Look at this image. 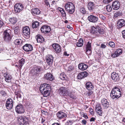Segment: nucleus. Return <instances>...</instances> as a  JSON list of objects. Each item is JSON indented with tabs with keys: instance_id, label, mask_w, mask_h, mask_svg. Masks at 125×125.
<instances>
[{
	"instance_id": "nucleus-1",
	"label": "nucleus",
	"mask_w": 125,
	"mask_h": 125,
	"mask_svg": "<svg viewBox=\"0 0 125 125\" xmlns=\"http://www.w3.org/2000/svg\"><path fill=\"white\" fill-rule=\"evenodd\" d=\"M39 89L43 96L47 97L49 94L51 88L49 84L45 83L40 85Z\"/></svg>"
},
{
	"instance_id": "nucleus-2",
	"label": "nucleus",
	"mask_w": 125,
	"mask_h": 125,
	"mask_svg": "<svg viewBox=\"0 0 125 125\" xmlns=\"http://www.w3.org/2000/svg\"><path fill=\"white\" fill-rule=\"evenodd\" d=\"M91 32L94 34L98 35H103L106 32L105 29L98 25L95 27L93 26L91 29Z\"/></svg>"
},
{
	"instance_id": "nucleus-3",
	"label": "nucleus",
	"mask_w": 125,
	"mask_h": 125,
	"mask_svg": "<svg viewBox=\"0 0 125 125\" xmlns=\"http://www.w3.org/2000/svg\"><path fill=\"white\" fill-rule=\"evenodd\" d=\"M121 92L119 88L117 87L113 88L111 91L110 96L113 99H117L121 96Z\"/></svg>"
},
{
	"instance_id": "nucleus-4",
	"label": "nucleus",
	"mask_w": 125,
	"mask_h": 125,
	"mask_svg": "<svg viewBox=\"0 0 125 125\" xmlns=\"http://www.w3.org/2000/svg\"><path fill=\"white\" fill-rule=\"evenodd\" d=\"M65 10L70 14H73L75 11V6L73 3L68 2L65 6Z\"/></svg>"
},
{
	"instance_id": "nucleus-5",
	"label": "nucleus",
	"mask_w": 125,
	"mask_h": 125,
	"mask_svg": "<svg viewBox=\"0 0 125 125\" xmlns=\"http://www.w3.org/2000/svg\"><path fill=\"white\" fill-rule=\"evenodd\" d=\"M11 31L10 30H6L4 32L3 39L6 42H9L11 40L12 36L11 35Z\"/></svg>"
},
{
	"instance_id": "nucleus-6",
	"label": "nucleus",
	"mask_w": 125,
	"mask_h": 125,
	"mask_svg": "<svg viewBox=\"0 0 125 125\" xmlns=\"http://www.w3.org/2000/svg\"><path fill=\"white\" fill-rule=\"evenodd\" d=\"M22 34L25 38L27 39L29 38L30 36V30L29 27L26 26L23 29Z\"/></svg>"
},
{
	"instance_id": "nucleus-7",
	"label": "nucleus",
	"mask_w": 125,
	"mask_h": 125,
	"mask_svg": "<svg viewBox=\"0 0 125 125\" xmlns=\"http://www.w3.org/2000/svg\"><path fill=\"white\" fill-rule=\"evenodd\" d=\"M24 9V7L22 4L17 3L14 6V11L16 13H18Z\"/></svg>"
},
{
	"instance_id": "nucleus-8",
	"label": "nucleus",
	"mask_w": 125,
	"mask_h": 125,
	"mask_svg": "<svg viewBox=\"0 0 125 125\" xmlns=\"http://www.w3.org/2000/svg\"><path fill=\"white\" fill-rule=\"evenodd\" d=\"M69 89H67L65 87H61L58 90L59 94L60 95L63 96H67Z\"/></svg>"
},
{
	"instance_id": "nucleus-9",
	"label": "nucleus",
	"mask_w": 125,
	"mask_h": 125,
	"mask_svg": "<svg viewBox=\"0 0 125 125\" xmlns=\"http://www.w3.org/2000/svg\"><path fill=\"white\" fill-rule=\"evenodd\" d=\"M53 48L54 49V52L57 53L61 52L62 50L61 47L60 45L58 44L54 43L52 44Z\"/></svg>"
},
{
	"instance_id": "nucleus-10",
	"label": "nucleus",
	"mask_w": 125,
	"mask_h": 125,
	"mask_svg": "<svg viewBox=\"0 0 125 125\" xmlns=\"http://www.w3.org/2000/svg\"><path fill=\"white\" fill-rule=\"evenodd\" d=\"M13 104L12 100L10 98H8L5 104L6 108L8 110L11 109L13 107Z\"/></svg>"
},
{
	"instance_id": "nucleus-11",
	"label": "nucleus",
	"mask_w": 125,
	"mask_h": 125,
	"mask_svg": "<svg viewBox=\"0 0 125 125\" xmlns=\"http://www.w3.org/2000/svg\"><path fill=\"white\" fill-rule=\"evenodd\" d=\"M123 50L122 49H117L114 53L111 54V56L112 57L114 58L117 57L121 54Z\"/></svg>"
},
{
	"instance_id": "nucleus-12",
	"label": "nucleus",
	"mask_w": 125,
	"mask_h": 125,
	"mask_svg": "<svg viewBox=\"0 0 125 125\" xmlns=\"http://www.w3.org/2000/svg\"><path fill=\"white\" fill-rule=\"evenodd\" d=\"M15 110L16 112L18 114H22L25 112V109L24 107L21 104L17 105L15 108Z\"/></svg>"
},
{
	"instance_id": "nucleus-13",
	"label": "nucleus",
	"mask_w": 125,
	"mask_h": 125,
	"mask_svg": "<svg viewBox=\"0 0 125 125\" xmlns=\"http://www.w3.org/2000/svg\"><path fill=\"white\" fill-rule=\"evenodd\" d=\"M117 22L116 27L118 29H119L125 26V21L123 19L119 20Z\"/></svg>"
},
{
	"instance_id": "nucleus-14",
	"label": "nucleus",
	"mask_w": 125,
	"mask_h": 125,
	"mask_svg": "<svg viewBox=\"0 0 125 125\" xmlns=\"http://www.w3.org/2000/svg\"><path fill=\"white\" fill-rule=\"evenodd\" d=\"M41 30L42 32L45 33L49 32L51 31V28L49 26L44 25L41 27Z\"/></svg>"
},
{
	"instance_id": "nucleus-15",
	"label": "nucleus",
	"mask_w": 125,
	"mask_h": 125,
	"mask_svg": "<svg viewBox=\"0 0 125 125\" xmlns=\"http://www.w3.org/2000/svg\"><path fill=\"white\" fill-rule=\"evenodd\" d=\"M46 62L48 65L51 66L53 61V57L52 55L48 54L46 56Z\"/></svg>"
},
{
	"instance_id": "nucleus-16",
	"label": "nucleus",
	"mask_w": 125,
	"mask_h": 125,
	"mask_svg": "<svg viewBox=\"0 0 125 125\" xmlns=\"http://www.w3.org/2000/svg\"><path fill=\"white\" fill-rule=\"evenodd\" d=\"M42 70V69L41 67L35 66L33 67L32 72H33V73H34V75H37L38 74L40 73Z\"/></svg>"
},
{
	"instance_id": "nucleus-17",
	"label": "nucleus",
	"mask_w": 125,
	"mask_h": 125,
	"mask_svg": "<svg viewBox=\"0 0 125 125\" xmlns=\"http://www.w3.org/2000/svg\"><path fill=\"white\" fill-rule=\"evenodd\" d=\"M88 19L90 22L95 23L97 22L98 18L97 17L93 15H91L88 17Z\"/></svg>"
},
{
	"instance_id": "nucleus-18",
	"label": "nucleus",
	"mask_w": 125,
	"mask_h": 125,
	"mask_svg": "<svg viewBox=\"0 0 125 125\" xmlns=\"http://www.w3.org/2000/svg\"><path fill=\"white\" fill-rule=\"evenodd\" d=\"M22 49L25 51L29 52L33 50V47L31 44H26L23 46Z\"/></svg>"
},
{
	"instance_id": "nucleus-19",
	"label": "nucleus",
	"mask_w": 125,
	"mask_h": 125,
	"mask_svg": "<svg viewBox=\"0 0 125 125\" xmlns=\"http://www.w3.org/2000/svg\"><path fill=\"white\" fill-rule=\"evenodd\" d=\"M112 79L115 82L118 81L120 80V78L118 74L116 72L112 73L111 75Z\"/></svg>"
},
{
	"instance_id": "nucleus-20",
	"label": "nucleus",
	"mask_w": 125,
	"mask_h": 125,
	"mask_svg": "<svg viewBox=\"0 0 125 125\" xmlns=\"http://www.w3.org/2000/svg\"><path fill=\"white\" fill-rule=\"evenodd\" d=\"M88 73L86 71H84L79 73L77 76V78L81 79L87 77Z\"/></svg>"
},
{
	"instance_id": "nucleus-21",
	"label": "nucleus",
	"mask_w": 125,
	"mask_h": 125,
	"mask_svg": "<svg viewBox=\"0 0 125 125\" xmlns=\"http://www.w3.org/2000/svg\"><path fill=\"white\" fill-rule=\"evenodd\" d=\"M70 89H69V92L67 94L70 98L73 99H76L77 98L75 92L72 90L70 91Z\"/></svg>"
},
{
	"instance_id": "nucleus-22",
	"label": "nucleus",
	"mask_w": 125,
	"mask_h": 125,
	"mask_svg": "<svg viewBox=\"0 0 125 125\" xmlns=\"http://www.w3.org/2000/svg\"><path fill=\"white\" fill-rule=\"evenodd\" d=\"M112 7L114 10H117L120 7V3L118 1H115L112 3Z\"/></svg>"
},
{
	"instance_id": "nucleus-23",
	"label": "nucleus",
	"mask_w": 125,
	"mask_h": 125,
	"mask_svg": "<svg viewBox=\"0 0 125 125\" xmlns=\"http://www.w3.org/2000/svg\"><path fill=\"white\" fill-rule=\"evenodd\" d=\"M102 105L105 108H107L110 106L109 102L106 99L103 98L101 100Z\"/></svg>"
},
{
	"instance_id": "nucleus-24",
	"label": "nucleus",
	"mask_w": 125,
	"mask_h": 125,
	"mask_svg": "<svg viewBox=\"0 0 125 125\" xmlns=\"http://www.w3.org/2000/svg\"><path fill=\"white\" fill-rule=\"evenodd\" d=\"M5 81L9 83L11 81L12 79L11 76L7 72H6L4 74Z\"/></svg>"
},
{
	"instance_id": "nucleus-25",
	"label": "nucleus",
	"mask_w": 125,
	"mask_h": 125,
	"mask_svg": "<svg viewBox=\"0 0 125 125\" xmlns=\"http://www.w3.org/2000/svg\"><path fill=\"white\" fill-rule=\"evenodd\" d=\"M59 78L61 80L67 81L68 79L66 74L64 72H62L60 73L59 75Z\"/></svg>"
},
{
	"instance_id": "nucleus-26",
	"label": "nucleus",
	"mask_w": 125,
	"mask_h": 125,
	"mask_svg": "<svg viewBox=\"0 0 125 125\" xmlns=\"http://www.w3.org/2000/svg\"><path fill=\"white\" fill-rule=\"evenodd\" d=\"M95 108V111L96 113L100 116H102V111L101 107L99 105H97Z\"/></svg>"
},
{
	"instance_id": "nucleus-27",
	"label": "nucleus",
	"mask_w": 125,
	"mask_h": 125,
	"mask_svg": "<svg viewBox=\"0 0 125 125\" xmlns=\"http://www.w3.org/2000/svg\"><path fill=\"white\" fill-rule=\"evenodd\" d=\"M57 116L60 119L64 118L67 117L66 114L62 112H59L56 114Z\"/></svg>"
},
{
	"instance_id": "nucleus-28",
	"label": "nucleus",
	"mask_w": 125,
	"mask_h": 125,
	"mask_svg": "<svg viewBox=\"0 0 125 125\" xmlns=\"http://www.w3.org/2000/svg\"><path fill=\"white\" fill-rule=\"evenodd\" d=\"M85 87L88 90H92L94 88V86L91 82H88L85 84Z\"/></svg>"
},
{
	"instance_id": "nucleus-29",
	"label": "nucleus",
	"mask_w": 125,
	"mask_h": 125,
	"mask_svg": "<svg viewBox=\"0 0 125 125\" xmlns=\"http://www.w3.org/2000/svg\"><path fill=\"white\" fill-rule=\"evenodd\" d=\"M38 42L42 43L44 42V40L43 36L40 34H38L36 37Z\"/></svg>"
},
{
	"instance_id": "nucleus-30",
	"label": "nucleus",
	"mask_w": 125,
	"mask_h": 125,
	"mask_svg": "<svg viewBox=\"0 0 125 125\" xmlns=\"http://www.w3.org/2000/svg\"><path fill=\"white\" fill-rule=\"evenodd\" d=\"M95 5L93 2H89L88 5V10L90 11H93L95 8Z\"/></svg>"
},
{
	"instance_id": "nucleus-31",
	"label": "nucleus",
	"mask_w": 125,
	"mask_h": 125,
	"mask_svg": "<svg viewBox=\"0 0 125 125\" xmlns=\"http://www.w3.org/2000/svg\"><path fill=\"white\" fill-rule=\"evenodd\" d=\"M44 78L47 80L52 81L54 80V78L52 74L50 73H48L45 74Z\"/></svg>"
},
{
	"instance_id": "nucleus-32",
	"label": "nucleus",
	"mask_w": 125,
	"mask_h": 125,
	"mask_svg": "<svg viewBox=\"0 0 125 125\" xmlns=\"http://www.w3.org/2000/svg\"><path fill=\"white\" fill-rule=\"evenodd\" d=\"M88 66L86 64L83 63H80L78 65V68L79 69L82 70H84L88 68Z\"/></svg>"
},
{
	"instance_id": "nucleus-33",
	"label": "nucleus",
	"mask_w": 125,
	"mask_h": 125,
	"mask_svg": "<svg viewBox=\"0 0 125 125\" xmlns=\"http://www.w3.org/2000/svg\"><path fill=\"white\" fill-rule=\"evenodd\" d=\"M31 12L32 14L33 15L34 14L39 15L41 13V11L39 9L37 8L33 9L32 10Z\"/></svg>"
},
{
	"instance_id": "nucleus-34",
	"label": "nucleus",
	"mask_w": 125,
	"mask_h": 125,
	"mask_svg": "<svg viewBox=\"0 0 125 125\" xmlns=\"http://www.w3.org/2000/svg\"><path fill=\"white\" fill-rule=\"evenodd\" d=\"M58 9L62 14V17H65V19H66V14L64 9L60 7H58Z\"/></svg>"
},
{
	"instance_id": "nucleus-35",
	"label": "nucleus",
	"mask_w": 125,
	"mask_h": 125,
	"mask_svg": "<svg viewBox=\"0 0 125 125\" xmlns=\"http://www.w3.org/2000/svg\"><path fill=\"white\" fill-rule=\"evenodd\" d=\"M19 66L18 68L20 70H21L22 68V66L23 65L25 62V59L23 58H22L21 60H19Z\"/></svg>"
},
{
	"instance_id": "nucleus-36",
	"label": "nucleus",
	"mask_w": 125,
	"mask_h": 125,
	"mask_svg": "<svg viewBox=\"0 0 125 125\" xmlns=\"http://www.w3.org/2000/svg\"><path fill=\"white\" fill-rule=\"evenodd\" d=\"M39 25V23L37 21H34L31 24V27L33 29L36 28L38 27Z\"/></svg>"
},
{
	"instance_id": "nucleus-37",
	"label": "nucleus",
	"mask_w": 125,
	"mask_h": 125,
	"mask_svg": "<svg viewBox=\"0 0 125 125\" xmlns=\"http://www.w3.org/2000/svg\"><path fill=\"white\" fill-rule=\"evenodd\" d=\"M22 40L20 39H17L14 40V42L15 45H20L22 43Z\"/></svg>"
},
{
	"instance_id": "nucleus-38",
	"label": "nucleus",
	"mask_w": 125,
	"mask_h": 125,
	"mask_svg": "<svg viewBox=\"0 0 125 125\" xmlns=\"http://www.w3.org/2000/svg\"><path fill=\"white\" fill-rule=\"evenodd\" d=\"M83 43V39L82 38H80L78 41L76 45L78 47H82Z\"/></svg>"
},
{
	"instance_id": "nucleus-39",
	"label": "nucleus",
	"mask_w": 125,
	"mask_h": 125,
	"mask_svg": "<svg viewBox=\"0 0 125 125\" xmlns=\"http://www.w3.org/2000/svg\"><path fill=\"white\" fill-rule=\"evenodd\" d=\"M79 11L83 14H85L86 13V11L84 6H80L79 8Z\"/></svg>"
},
{
	"instance_id": "nucleus-40",
	"label": "nucleus",
	"mask_w": 125,
	"mask_h": 125,
	"mask_svg": "<svg viewBox=\"0 0 125 125\" xmlns=\"http://www.w3.org/2000/svg\"><path fill=\"white\" fill-rule=\"evenodd\" d=\"M97 15L99 16V17L101 19L102 21H104L106 20V15H104V16L102 14L99 13Z\"/></svg>"
},
{
	"instance_id": "nucleus-41",
	"label": "nucleus",
	"mask_w": 125,
	"mask_h": 125,
	"mask_svg": "<svg viewBox=\"0 0 125 125\" xmlns=\"http://www.w3.org/2000/svg\"><path fill=\"white\" fill-rule=\"evenodd\" d=\"M9 20L10 22L12 24H15L17 21V19L15 17L10 18Z\"/></svg>"
},
{
	"instance_id": "nucleus-42",
	"label": "nucleus",
	"mask_w": 125,
	"mask_h": 125,
	"mask_svg": "<svg viewBox=\"0 0 125 125\" xmlns=\"http://www.w3.org/2000/svg\"><path fill=\"white\" fill-rule=\"evenodd\" d=\"M24 117L23 116H20L19 118L18 123L19 125H23V121Z\"/></svg>"
},
{
	"instance_id": "nucleus-43",
	"label": "nucleus",
	"mask_w": 125,
	"mask_h": 125,
	"mask_svg": "<svg viewBox=\"0 0 125 125\" xmlns=\"http://www.w3.org/2000/svg\"><path fill=\"white\" fill-rule=\"evenodd\" d=\"M21 91L20 90L16 91L15 92V94L17 96L16 98H21Z\"/></svg>"
},
{
	"instance_id": "nucleus-44",
	"label": "nucleus",
	"mask_w": 125,
	"mask_h": 125,
	"mask_svg": "<svg viewBox=\"0 0 125 125\" xmlns=\"http://www.w3.org/2000/svg\"><path fill=\"white\" fill-rule=\"evenodd\" d=\"M86 49L92 50L91 43L88 42L86 45Z\"/></svg>"
},
{
	"instance_id": "nucleus-45",
	"label": "nucleus",
	"mask_w": 125,
	"mask_h": 125,
	"mask_svg": "<svg viewBox=\"0 0 125 125\" xmlns=\"http://www.w3.org/2000/svg\"><path fill=\"white\" fill-rule=\"evenodd\" d=\"M29 119L27 118L26 117H24L23 120V125H26L27 124H29Z\"/></svg>"
},
{
	"instance_id": "nucleus-46",
	"label": "nucleus",
	"mask_w": 125,
	"mask_h": 125,
	"mask_svg": "<svg viewBox=\"0 0 125 125\" xmlns=\"http://www.w3.org/2000/svg\"><path fill=\"white\" fill-rule=\"evenodd\" d=\"M14 33L15 34H18L19 32V27L17 26L15 27L14 29Z\"/></svg>"
},
{
	"instance_id": "nucleus-47",
	"label": "nucleus",
	"mask_w": 125,
	"mask_h": 125,
	"mask_svg": "<svg viewBox=\"0 0 125 125\" xmlns=\"http://www.w3.org/2000/svg\"><path fill=\"white\" fill-rule=\"evenodd\" d=\"M108 44L110 47L112 48H115V43L112 41L109 42Z\"/></svg>"
},
{
	"instance_id": "nucleus-48",
	"label": "nucleus",
	"mask_w": 125,
	"mask_h": 125,
	"mask_svg": "<svg viewBox=\"0 0 125 125\" xmlns=\"http://www.w3.org/2000/svg\"><path fill=\"white\" fill-rule=\"evenodd\" d=\"M106 8L107 11L108 12H111L112 10V8L111 6L108 5L106 6Z\"/></svg>"
},
{
	"instance_id": "nucleus-49",
	"label": "nucleus",
	"mask_w": 125,
	"mask_h": 125,
	"mask_svg": "<svg viewBox=\"0 0 125 125\" xmlns=\"http://www.w3.org/2000/svg\"><path fill=\"white\" fill-rule=\"evenodd\" d=\"M0 94L1 96H5L7 94V93L3 90L1 91L0 92Z\"/></svg>"
},
{
	"instance_id": "nucleus-50",
	"label": "nucleus",
	"mask_w": 125,
	"mask_h": 125,
	"mask_svg": "<svg viewBox=\"0 0 125 125\" xmlns=\"http://www.w3.org/2000/svg\"><path fill=\"white\" fill-rule=\"evenodd\" d=\"M93 93V92L92 90H89V91L86 92V95L88 96H90Z\"/></svg>"
},
{
	"instance_id": "nucleus-51",
	"label": "nucleus",
	"mask_w": 125,
	"mask_h": 125,
	"mask_svg": "<svg viewBox=\"0 0 125 125\" xmlns=\"http://www.w3.org/2000/svg\"><path fill=\"white\" fill-rule=\"evenodd\" d=\"M44 1L45 3V4L48 7H50V5L48 0H44Z\"/></svg>"
},
{
	"instance_id": "nucleus-52",
	"label": "nucleus",
	"mask_w": 125,
	"mask_h": 125,
	"mask_svg": "<svg viewBox=\"0 0 125 125\" xmlns=\"http://www.w3.org/2000/svg\"><path fill=\"white\" fill-rule=\"evenodd\" d=\"M113 0H103V3L105 4H108Z\"/></svg>"
},
{
	"instance_id": "nucleus-53",
	"label": "nucleus",
	"mask_w": 125,
	"mask_h": 125,
	"mask_svg": "<svg viewBox=\"0 0 125 125\" xmlns=\"http://www.w3.org/2000/svg\"><path fill=\"white\" fill-rule=\"evenodd\" d=\"M86 53L87 55H91L92 53V50L86 49Z\"/></svg>"
},
{
	"instance_id": "nucleus-54",
	"label": "nucleus",
	"mask_w": 125,
	"mask_h": 125,
	"mask_svg": "<svg viewBox=\"0 0 125 125\" xmlns=\"http://www.w3.org/2000/svg\"><path fill=\"white\" fill-rule=\"evenodd\" d=\"M120 12L118 11L115 13L114 14V17L115 18L119 16L120 15Z\"/></svg>"
},
{
	"instance_id": "nucleus-55",
	"label": "nucleus",
	"mask_w": 125,
	"mask_h": 125,
	"mask_svg": "<svg viewBox=\"0 0 125 125\" xmlns=\"http://www.w3.org/2000/svg\"><path fill=\"white\" fill-rule=\"evenodd\" d=\"M122 33L123 38L125 40V30H124L122 31Z\"/></svg>"
},
{
	"instance_id": "nucleus-56",
	"label": "nucleus",
	"mask_w": 125,
	"mask_h": 125,
	"mask_svg": "<svg viewBox=\"0 0 125 125\" xmlns=\"http://www.w3.org/2000/svg\"><path fill=\"white\" fill-rule=\"evenodd\" d=\"M71 122L70 120L68 121L65 123L66 125H71Z\"/></svg>"
},
{
	"instance_id": "nucleus-57",
	"label": "nucleus",
	"mask_w": 125,
	"mask_h": 125,
	"mask_svg": "<svg viewBox=\"0 0 125 125\" xmlns=\"http://www.w3.org/2000/svg\"><path fill=\"white\" fill-rule=\"evenodd\" d=\"M41 112L43 114L45 115H48V113L47 112H46L43 110H41Z\"/></svg>"
},
{
	"instance_id": "nucleus-58",
	"label": "nucleus",
	"mask_w": 125,
	"mask_h": 125,
	"mask_svg": "<svg viewBox=\"0 0 125 125\" xmlns=\"http://www.w3.org/2000/svg\"><path fill=\"white\" fill-rule=\"evenodd\" d=\"M45 120L43 118H42V120H41V123L43 124L44 125L45 123Z\"/></svg>"
},
{
	"instance_id": "nucleus-59",
	"label": "nucleus",
	"mask_w": 125,
	"mask_h": 125,
	"mask_svg": "<svg viewBox=\"0 0 125 125\" xmlns=\"http://www.w3.org/2000/svg\"><path fill=\"white\" fill-rule=\"evenodd\" d=\"M4 25V23L3 21L0 20V28L2 27Z\"/></svg>"
},
{
	"instance_id": "nucleus-60",
	"label": "nucleus",
	"mask_w": 125,
	"mask_h": 125,
	"mask_svg": "<svg viewBox=\"0 0 125 125\" xmlns=\"http://www.w3.org/2000/svg\"><path fill=\"white\" fill-rule=\"evenodd\" d=\"M89 112L92 114H93L94 113V112L93 111V109L92 108L89 109Z\"/></svg>"
},
{
	"instance_id": "nucleus-61",
	"label": "nucleus",
	"mask_w": 125,
	"mask_h": 125,
	"mask_svg": "<svg viewBox=\"0 0 125 125\" xmlns=\"http://www.w3.org/2000/svg\"><path fill=\"white\" fill-rule=\"evenodd\" d=\"M86 123V121L84 119L82 121V123L84 125H85Z\"/></svg>"
},
{
	"instance_id": "nucleus-62",
	"label": "nucleus",
	"mask_w": 125,
	"mask_h": 125,
	"mask_svg": "<svg viewBox=\"0 0 125 125\" xmlns=\"http://www.w3.org/2000/svg\"><path fill=\"white\" fill-rule=\"evenodd\" d=\"M101 47L102 48H104L106 47V46L104 44L102 43L101 45Z\"/></svg>"
},
{
	"instance_id": "nucleus-63",
	"label": "nucleus",
	"mask_w": 125,
	"mask_h": 125,
	"mask_svg": "<svg viewBox=\"0 0 125 125\" xmlns=\"http://www.w3.org/2000/svg\"><path fill=\"white\" fill-rule=\"evenodd\" d=\"M95 120V118L92 117L90 119V122L94 121Z\"/></svg>"
},
{
	"instance_id": "nucleus-64",
	"label": "nucleus",
	"mask_w": 125,
	"mask_h": 125,
	"mask_svg": "<svg viewBox=\"0 0 125 125\" xmlns=\"http://www.w3.org/2000/svg\"><path fill=\"white\" fill-rule=\"evenodd\" d=\"M52 125H61V124L60 123H54Z\"/></svg>"
}]
</instances>
